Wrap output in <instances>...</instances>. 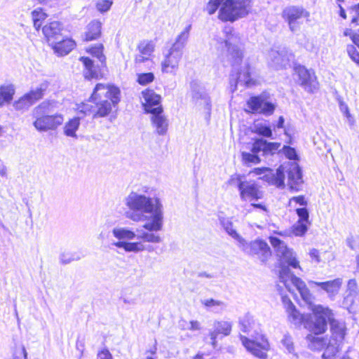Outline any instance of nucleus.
<instances>
[{
    "label": "nucleus",
    "instance_id": "6",
    "mask_svg": "<svg viewBox=\"0 0 359 359\" xmlns=\"http://www.w3.org/2000/svg\"><path fill=\"white\" fill-rule=\"evenodd\" d=\"M330 331L331 338L328 340L327 346L322 355L323 359H355L359 358V353L355 349L349 347L347 351L340 356V343L344 339L346 334V327L343 323L334 320L331 318Z\"/></svg>",
    "mask_w": 359,
    "mask_h": 359
},
{
    "label": "nucleus",
    "instance_id": "34",
    "mask_svg": "<svg viewBox=\"0 0 359 359\" xmlns=\"http://www.w3.org/2000/svg\"><path fill=\"white\" fill-rule=\"evenodd\" d=\"M239 325L241 330L245 333H250L254 330L255 332H257V330H255L256 322L254 320L253 316L249 313L245 314L240 319Z\"/></svg>",
    "mask_w": 359,
    "mask_h": 359
},
{
    "label": "nucleus",
    "instance_id": "16",
    "mask_svg": "<svg viewBox=\"0 0 359 359\" xmlns=\"http://www.w3.org/2000/svg\"><path fill=\"white\" fill-rule=\"evenodd\" d=\"M309 16V13L302 7L289 6L283 11V17L287 22L290 29L293 32L299 29L304 19Z\"/></svg>",
    "mask_w": 359,
    "mask_h": 359
},
{
    "label": "nucleus",
    "instance_id": "7",
    "mask_svg": "<svg viewBox=\"0 0 359 359\" xmlns=\"http://www.w3.org/2000/svg\"><path fill=\"white\" fill-rule=\"evenodd\" d=\"M224 38L216 39L215 47L219 52L218 54L222 57V60L226 58L227 61L232 66L240 64L243 57V53L238 43L240 41V37L236 34L231 27H225L223 29Z\"/></svg>",
    "mask_w": 359,
    "mask_h": 359
},
{
    "label": "nucleus",
    "instance_id": "10",
    "mask_svg": "<svg viewBox=\"0 0 359 359\" xmlns=\"http://www.w3.org/2000/svg\"><path fill=\"white\" fill-rule=\"evenodd\" d=\"M285 175L287 176V184L292 190L299 191L303 183L302 175L299 165L296 162L281 165L273 175V183L277 187L284 186Z\"/></svg>",
    "mask_w": 359,
    "mask_h": 359
},
{
    "label": "nucleus",
    "instance_id": "13",
    "mask_svg": "<svg viewBox=\"0 0 359 359\" xmlns=\"http://www.w3.org/2000/svg\"><path fill=\"white\" fill-rule=\"evenodd\" d=\"M237 245L243 252L256 257L262 262H266L271 255L268 244L260 239L248 242L243 238Z\"/></svg>",
    "mask_w": 359,
    "mask_h": 359
},
{
    "label": "nucleus",
    "instance_id": "26",
    "mask_svg": "<svg viewBox=\"0 0 359 359\" xmlns=\"http://www.w3.org/2000/svg\"><path fill=\"white\" fill-rule=\"evenodd\" d=\"M55 53L58 55H65L68 54L75 46V43L70 39L62 37V40H58L52 46Z\"/></svg>",
    "mask_w": 359,
    "mask_h": 359
},
{
    "label": "nucleus",
    "instance_id": "49",
    "mask_svg": "<svg viewBox=\"0 0 359 359\" xmlns=\"http://www.w3.org/2000/svg\"><path fill=\"white\" fill-rule=\"evenodd\" d=\"M79 259H80L79 257H76L75 255L69 252H63L60 255V261L63 264H67Z\"/></svg>",
    "mask_w": 359,
    "mask_h": 359
},
{
    "label": "nucleus",
    "instance_id": "63",
    "mask_svg": "<svg viewBox=\"0 0 359 359\" xmlns=\"http://www.w3.org/2000/svg\"><path fill=\"white\" fill-rule=\"evenodd\" d=\"M339 8H340V12H339V15L341 18H343L344 19H346V12H345V10L343 8V7L339 5Z\"/></svg>",
    "mask_w": 359,
    "mask_h": 359
},
{
    "label": "nucleus",
    "instance_id": "17",
    "mask_svg": "<svg viewBox=\"0 0 359 359\" xmlns=\"http://www.w3.org/2000/svg\"><path fill=\"white\" fill-rule=\"evenodd\" d=\"M256 84V79L255 72L250 66L245 63L242 67L240 72H238L236 76L231 75L230 79V88L231 91L234 92L237 89V86L241 85L245 87H251Z\"/></svg>",
    "mask_w": 359,
    "mask_h": 359
},
{
    "label": "nucleus",
    "instance_id": "23",
    "mask_svg": "<svg viewBox=\"0 0 359 359\" xmlns=\"http://www.w3.org/2000/svg\"><path fill=\"white\" fill-rule=\"evenodd\" d=\"M157 110L151 113V125L158 135H165L168 128V120L163 114V107H158Z\"/></svg>",
    "mask_w": 359,
    "mask_h": 359
},
{
    "label": "nucleus",
    "instance_id": "18",
    "mask_svg": "<svg viewBox=\"0 0 359 359\" xmlns=\"http://www.w3.org/2000/svg\"><path fill=\"white\" fill-rule=\"evenodd\" d=\"M243 345L247 351L259 359H267V352L269 349V344L266 338L261 337L260 340H252L245 337L241 336Z\"/></svg>",
    "mask_w": 359,
    "mask_h": 359
},
{
    "label": "nucleus",
    "instance_id": "51",
    "mask_svg": "<svg viewBox=\"0 0 359 359\" xmlns=\"http://www.w3.org/2000/svg\"><path fill=\"white\" fill-rule=\"evenodd\" d=\"M346 50L351 58L359 65V53L356 51L355 46L348 45L347 46Z\"/></svg>",
    "mask_w": 359,
    "mask_h": 359
},
{
    "label": "nucleus",
    "instance_id": "30",
    "mask_svg": "<svg viewBox=\"0 0 359 359\" xmlns=\"http://www.w3.org/2000/svg\"><path fill=\"white\" fill-rule=\"evenodd\" d=\"M287 312L288 314V319L290 323L295 326H299L302 324L304 325V321L306 320L307 316L301 314L294 307L292 302L288 299L287 304Z\"/></svg>",
    "mask_w": 359,
    "mask_h": 359
},
{
    "label": "nucleus",
    "instance_id": "3",
    "mask_svg": "<svg viewBox=\"0 0 359 359\" xmlns=\"http://www.w3.org/2000/svg\"><path fill=\"white\" fill-rule=\"evenodd\" d=\"M95 106L83 104L80 111L85 114H92L93 118L109 116L114 109L116 111L121 101V90L114 86L97 83L90 97Z\"/></svg>",
    "mask_w": 359,
    "mask_h": 359
},
{
    "label": "nucleus",
    "instance_id": "42",
    "mask_svg": "<svg viewBox=\"0 0 359 359\" xmlns=\"http://www.w3.org/2000/svg\"><path fill=\"white\" fill-rule=\"evenodd\" d=\"M306 222H298L292 227V232L296 236H303L308 230Z\"/></svg>",
    "mask_w": 359,
    "mask_h": 359
},
{
    "label": "nucleus",
    "instance_id": "32",
    "mask_svg": "<svg viewBox=\"0 0 359 359\" xmlns=\"http://www.w3.org/2000/svg\"><path fill=\"white\" fill-rule=\"evenodd\" d=\"M102 24L98 20H93L90 22L86 32V40L92 41L97 39L101 34Z\"/></svg>",
    "mask_w": 359,
    "mask_h": 359
},
{
    "label": "nucleus",
    "instance_id": "35",
    "mask_svg": "<svg viewBox=\"0 0 359 359\" xmlns=\"http://www.w3.org/2000/svg\"><path fill=\"white\" fill-rule=\"evenodd\" d=\"M269 57L273 65L277 67H285L289 62L287 56L283 55V53L271 50L269 53Z\"/></svg>",
    "mask_w": 359,
    "mask_h": 359
},
{
    "label": "nucleus",
    "instance_id": "33",
    "mask_svg": "<svg viewBox=\"0 0 359 359\" xmlns=\"http://www.w3.org/2000/svg\"><path fill=\"white\" fill-rule=\"evenodd\" d=\"M80 126V118L74 117L67 122L63 128L64 134L70 137L76 139V131Z\"/></svg>",
    "mask_w": 359,
    "mask_h": 359
},
{
    "label": "nucleus",
    "instance_id": "44",
    "mask_svg": "<svg viewBox=\"0 0 359 359\" xmlns=\"http://www.w3.org/2000/svg\"><path fill=\"white\" fill-rule=\"evenodd\" d=\"M255 132L260 135L266 137L272 136V130L271 128L266 125L257 124L255 126Z\"/></svg>",
    "mask_w": 359,
    "mask_h": 359
},
{
    "label": "nucleus",
    "instance_id": "25",
    "mask_svg": "<svg viewBox=\"0 0 359 359\" xmlns=\"http://www.w3.org/2000/svg\"><path fill=\"white\" fill-rule=\"evenodd\" d=\"M359 302V289L355 279H351L347 284L346 294L344 299V304L347 308H351Z\"/></svg>",
    "mask_w": 359,
    "mask_h": 359
},
{
    "label": "nucleus",
    "instance_id": "47",
    "mask_svg": "<svg viewBox=\"0 0 359 359\" xmlns=\"http://www.w3.org/2000/svg\"><path fill=\"white\" fill-rule=\"evenodd\" d=\"M223 0H209L206 5L205 10L209 15H212L219 7L221 2Z\"/></svg>",
    "mask_w": 359,
    "mask_h": 359
},
{
    "label": "nucleus",
    "instance_id": "43",
    "mask_svg": "<svg viewBox=\"0 0 359 359\" xmlns=\"http://www.w3.org/2000/svg\"><path fill=\"white\" fill-rule=\"evenodd\" d=\"M154 80V75L151 72L137 74V81L142 86L147 85Z\"/></svg>",
    "mask_w": 359,
    "mask_h": 359
},
{
    "label": "nucleus",
    "instance_id": "27",
    "mask_svg": "<svg viewBox=\"0 0 359 359\" xmlns=\"http://www.w3.org/2000/svg\"><path fill=\"white\" fill-rule=\"evenodd\" d=\"M15 93V88L12 83L0 86V107L10 104Z\"/></svg>",
    "mask_w": 359,
    "mask_h": 359
},
{
    "label": "nucleus",
    "instance_id": "28",
    "mask_svg": "<svg viewBox=\"0 0 359 359\" xmlns=\"http://www.w3.org/2000/svg\"><path fill=\"white\" fill-rule=\"evenodd\" d=\"M308 348L311 351H320L327 346L328 339L318 337L314 334H309L306 337Z\"/></svg>",
    "mask_w": 359,
    "mask_h": 359
},
{
    "label": "nucleus",
    "instance_id": "12",
    "mask_svg": "<svg viewBox=\"0 0 359 359\" xmlns=\"http://www.w3.org/2000/svg\"><path fill=\"white\" fill-rule=\"evenodd\" d=\"M191 100L194 107L203 111L205 118L208 121L212 111V100L205 85L197 80H193L190 83Z\"/></svg>",
    "mask_w": 359,
    "mask_h": 359
},
{
    "label": "nucleus",
    "instance_id": "38",
    "mask_svg": "<svg viewBox=\"0 0 359 359\" xmlns=\"http://www.w3.org/2000/svg\"><path fill=\"white\" fill-rule=\"evenodd\" d=\"M47 17V15L43 12L42 9L36 8L32 11V18L34 23V27L36 29L39 30L41 27L42 21Z\"/></svg>",
    "mask_w": 359,
    "mask_h": 359
},
{
    "label": "nucleus",
    "instance_id": "41",
    "mask_svg": "<svg viewBox=\"0 0 359 359\" xmlns=\"http://www.w3.org/2000/svg\"><path fill=\"white\" fill-rule=\"evenodd\" d=\"M93 57H95L101 62L102 65L105 63V56L103 55V46L98 44L89 49L88 51Z\"/></svg>",
    "mask_w": 359,
    "mask_h": 359
},
{
    "label": "nucleus",
    "instance_id": "48",
    "mask_svg": "<svg viewBox=\"0 0 359 359\" xmlns=\"http://www.w3.org/2000/svg\"><path fill=\"white\" fill-rule=\"evenodd\" d=\"M185 325H181L183 330H188L191 331H199L201 330V324L198 320H191L189 323L184 321Z\"/></svg>",
    "mask_w": 359,
    "mask_h": 359
},
{
    "label": "nucleus",
    "instance_id": "45",
    "mask_svg": "<svg viewBox=\"0 0 359 359\" xmlns=\"http://www.w3.org/2000/svg\"><path fill=\"white\" fill-rule=\"evenodd\" d=\"M281 152L285 156L286 158L290 160L298 159V155L294 148L290 147V146H283L281 149Z\"/></svg>",
    "mask_w": 359,
    "mask_h": 359
},
{
    "label": "nucleus",
    "instance_id": "2",
    "mask_svg": "<svg viewBox=\"0 0 359 359\" xmlns=\"http://www.w3.org/2000/svg\"><path fill=\"white\" fill-rule=\"evenodd\" d=\"M269 241L279 258L280 270L277 289L282 295L283 302L286 301L285 291L294 294L297 290L303 300L312 308L313 305L311 304V293L305 283L290 271V268L302 269L296 253L276 236H271Z\"/></svg>",
    "mask_w": 359,
    "mask_h": 359
},
{
    "label": "nucleus",
    "instance_id": "50",
    "mask_svg": "<svg viewBox=\"0 0 359 359\" xmlns=\"http://www.w3.org/2000/svg\"><path fill=\"white\" fill-rule=\"evenodd\" d=\"M296 213L299 217L298 222L309 223V211L306 208H300L296 209Z\"/></svg>",
    "mask_w": 359,
    "mask_h": 359
},
{
    "label": "nucleus",
    "instance_id": "1",
    "mask_svg": "<svg viewBox=\"0 0 359 359\" xmlns=\"http://www.w3.org/2000/svg\"><path fill=\"white\" fill-rule=\"evenodd\" d=\"M125 206V217L134 222H143L142 229L136 233L127 227H115L113 236L118 239L112 241L111 246L123 249L125 252L140 253L152 252L151 245L144 243H159L161 236L156 233L163 229L164 212L161 198L156 194H149L132 191L123 200Z\"/></svg>",
    "mask_w": 359,
    "mask_h": 359
},
{
    "label": "nucleus",
    "instance_id": "8",
    "mask_svg": "<svg viewBox=\"0 0 359 359\" xmlns=\"http://www.w3.org/2000/svg\"><path fill=\"white\" fill-rule=\"evenodd\" d=\"M226 184L237 188L242 201H257L263 197V192L253 180H248L243 175L235 173L230 176Z\"/></svg>",
    "mask_w": 359,
    "mask_h": 359
},
{
    "label": "nucleus",
    "instance_id": "64",
    "mask_svg": "<svg viewBox=\"0 0 359 359\" xmlns=\"http://www.w3.org/2000/svg\"><path fill=\"white\" fill-rule=\"evenodd\" d=\"M198 276H199V277H205V278H212V277H213V276H212V275L209 274V273H206V272H202V273H200L198 274Z\"/></svg>",
    "mask_w": 359,
    "mask_h": 359
},
{
    "label": "nucleus",
    "instance_id": "60",
    "mask_svg": "<svg viewBox=\"0 0 359 359\" xmlns=\"http://www.w3.org/2000/svg\"><path fill=\"white\" fill-rule=\"evenodd\" d=\"M351 11L354 13V15H359V3L351 7Z\"/></svg>",
    "mask_w": 359,
    "mask_h": 359
},
{
    "label": "nucleus",
    "instance_id": "29",
    "mask_svg": "<svg viewBox=\"0 0 359 359\" xmlns=\"http://www.w3.org/2000/svg\"><path fill=\"white\" fill-rule=\"evenodd\" d=\"M219 221L226 233L232 238L236 240L237 241V244H238L243 239V237L240 236L234 228L231 219L229 217L219 216Z\"/></svg>",
    "mask_w": 359,
    "mask_h": 359
},
{
    "label": "nucleus",
    "instance_id": "56",
    "mask_svg": "<svg viewBox=\"0 0 359 359\" xmlns=\"http://www.w3.org/2000/svg\"><path fill=\"white\" fill-rule=\"evenodd\" d=\"M310 257L313 260H315L316 262L319 263L320 262V253L319 251L316 249H312L309 252Z\"/></svg>",
    "mask_w": 359,
    "mask_h": 359
},
{
    "label": "nucleus",
    "instance_id": "19",
    "mask_svg": "<svg viewBox=\"0 0 359 359\" xmlns=\"http://www.w3.org/2000/svg\"><path fill=\"white\" fill-rule=\"evenodd\" d=\"M297 82L309 93H314L318 87L316 77L304 66L299 65L294 68Z\"/></svg>",
    "mask_w": 359,
    "mask_h": 359
},
{
    "label": "nucleus",
    "instance_id": "36",
    "mask_svg": "<svg viewBox=\"0 0 359 359\" xmlns=\"http://www.w3.org/2000/svg\"><path fill=\"white\" fill-rule=\"evenodd\" d=\"M80 60L83 62V64L84 65L86 69V72L85 73L86 78L90 79L98 77V72L97 71L95 66L93 64V61L91 59L86 57H81L80 58Z\"/></svg>",
    "mask_w": 359,
    "mask_h": 359
},
{
    "label": "nucleus",
    "instance_id": "61",
    "mask_svg": "<svg viewBox=\"0 0 359 359\" xmlns=\"http://www.w3.org/2000/svg\"><path fill=\"white\" fill-rule=\"evenodd\" d=\"M251 205L255 207V208H260V209H262V210H263L264 211H266V207L264 205L261 204V203H251Z\"/></svg>",
    "mask_w": 359,
    "mask_h": 359
},
{
    "label": "nucleus",
    "instance_id": "58",
    "mask_svg": "<svg viewBox=\"0 0 359 359\" xmlns=\"http://www.w3.org/2000/svg\"><path fill=\"white\" fill-rule=\"evenodd\" d=\"M284 122H285L284 118L283 116H280L278 118L276 127L278 128H283L284 127Z\"/></svg>",
    "mask_w": 359,
    "mask_h": 359
},
{
    "label": "nucleus",
    "instance_id": "54",
    "mask_svg": "<svg viewBox=\"0 0 359 359\" xmlns=\"http://www.w3.org/2000/svg\"><path fill=\"white\" fill-rule=\"evenodd\" d=\"M13 359H27V353L25 347L16 351Z\"/></svg>",
    "mask_w": 359,
    "mask_h": 359
},
{
    "label": "nucleus",
    "instance_id": "53",
    "mask_svg": "<svg viewBox=\"0 0 359 359\" xmlns=\"http://www.w3.org/2000/svg\"><path fill=\"white\" fill-rule=\"evenodd\" d=\"M151 62V59L149 57H147L144 55H142L140 53H137L135 57V63L136 66L140 67L141 64L144 62Z\"/></svg>",
    "mask_w": 359,
    "mask_h": 359
},
{
    "label": "nucleus",
    "instance_id": "39",
    "mask_svg": "<svg viewBox=\"0 0 359 359\" xmlns=\"http://www.w3.org/2000/svg\"><path fill=\"white\" fill-rule=\"evenodd\" d=\"M202 304L206 307L214 308L215 312L222 311L226 307V303L214 299H205L202 301Z\"/></svg>",
    "mask_w": 359,
    "mask_h": 359
},
{
    "label": "nucleus",
    "instance_id": "4",
    "mask_svg": "<svg viewBox=\"0 0 359 359\" xmlns=\"http://www.w3.org/2000/svg\"><path fill=\"white\" fill-rule=\"evenodd\" d=\"M191 25H187L175 38L173 42L168 45L163 52L161 71L163 73L175 74L184 54L189 36Z\"/></svg>",
    "mask_w": 359,
    "mask_h": 359
},
{
    "label": "nucleus",
    "instance_id": "20",
    "mask_svg": "<svg viewBox=\"0 0 359 359\" xmlns=\"http://www.w3.org/2000/svg\"><path fill=\"white\" fill-rule=\"evenodd\" d=\"M231 323L227 321H215L213 323L212 329L209 331L208 336L210 339L212 346L215 348L217 346V339L219 335L222 337L228 336L231 331Z\"/></svg>",
    "mask_w": 359,
    "mask_h": 359
},
{
    "label": "nucleus",
    "instance_id": "5",
    "mask_svg": "<svg viewBox=\"0 0 359 359\" xmlns=\"http://www.w3.org/2000/svg\"><path fill=\"white\" fill-rule=\"evenodd\" d=\"M58 103L53 100H45L34 107L32 116L34 118L33 126L39 132L53 130L64 121L63 115L57 112Z\"/></svg>",
    "mask_w": 359,
    "mask_h": 359
},
{
    "label": "nucleus",
    "instance_id": "22",
    "mask_svg": "<svg viewBox=\"0 0 359 359\" xmlns=\"http://www.w3.org/2000/svg\"><path fill=\"white\" fill-rule=\"evenodd\" d=\"M142 95L144 100L142 104L147 113H153L158 111V107H162L161 104V97L154 90H144L142 92Z\"/></svg>",
    "mask_w": 359,
    "mask_h": 359
},
{
    "label": "nucleus",
    "instance_id": "37",
    "mask_svg": "<svg viewBox=\"0 0 359 359\" xmlns=\"http://www.w3.org/2000/svg\"><path fill=\"white\" fill-rule=\"evenodd\" d=\"M155 44L152 41L144 40L140 41L137 47L138 53L147 57H151L154 51Z\"/></svg>",
    "mask_w": 359,
    "mask_h": 359
},
{
    "label": "nucleus",
    "instance_id": "9",
    "mask_svg": "<svg viewBox=\"0 0 359 359\" xmlns=\"http://www.w3.org/2000/svg\"><path fill=\"white\" fill-rule=\"evenodd\" d=\"M218 18L224 22H234L246 16L252 8L251 0H223Z\"/></svg>",
    "mask_w": 359,
    "mask_h": 359
},
{
    "label": "nucleus",
    "instance_id": "52",
    "mask_svg": "<svg viewBox=\"0 0 359 359\" xmlns=\"http://www.w3.org/2000/svg\"><path fill=\"white\" fill-rule=\"evenodd\" d=\"M293 203L299 204V205L302 206H306L307 205V202L303 196H294L291 198L289 201V206L294 207Z\"/></svg>",
    "mask_w": 359,
    "mask_h": 359
},
{
    "label": "nucleus",
    "instance_id": "57",
    "mask_svg": "<svg viewBox=\"0 0 359 359\" xmlns=\"http://www.w3.org/2000/svg\"><path fill=\"white\" fill-rule=\"evenodd\" d=\"M268 171H269V169L267 168H255L252 172L255 175H259L265 174Z\"/></svg>",
    "mask_w": 359,
    "mask_h": 359
},
{
    "label": "nucleus",
    "instance_id": "15",
    "mask_svg": "<svg viewBox=\"0 0 359 359\" xmlns=\"http://www.w3.org/2000/svg\"><path fill=\"white\" fill-rule=\"evenodd\" d=\"M49 86L48 81L41 82L34 90L24 95L13 103L16 110L26 111L37 100L41 99Z\"/></svg>",
    "mask_w": 359,
    "mask_h": 359
},
{
    "label": "nucleus",
    "instance_id": "46",
    "mask_svg": "<svg viewBox=\"0 0 359 359\" xmlns=\"http://www.w3.org/2000/svg\"><path fill=\"white\" fill-rule=\"evenodd\" d=\"M112 4L111 0H98L96 3V8L100 13H105L110 9Z\"/></svg>",
    "mask_w": 359,
    "mask_h": 359
},
{
    "label": "nucleus",
    "instance_id": "14",
    "mask_svg": "<svg viewBox=\"0 0 359 359\" xmlns=\"http://www.w3.org/2000/svg\"><path fill=\"white\" fill-rule=\"evenodd\" d=\"M280 147V143L269 142L263 139H257L255 141L252 147V154L248 152H243L242 158L245 163L257 164L260 162L257 153L262 151L264 155L272 154L275 153Z\"/></svg>",
    "mask_w": 359,
    "mask_h": 359
},
{
    "label": "nucleus",
    "instance_id": "31",
    "mask_svg": "<svg viewBox=\"0 0 359 359\" xmlns=\"http://www.w3.org/2000/svg\"><path fill=\"white\" fill-rule=\"evenodd\" d=\"M310 283L320 286L330 295H335L338 293L341 286L342 280L341 278H337L333 280L326 282L311 281Z\"/></svg>",
    "mask_w": 359,
    "mask_h": 359
},
{
    "label": "nucleus",
    "instance_id": "40",
    "mask_svg": "<svg viewBox=\"0 0 359 359\" xmlns=\"http://www.w3.org/2000/svg\"><path fill=\"white\" fill-rule=\"evenodd\" d=\"M280 344L285 348L287 353L297 355L294 352V346L292 337L288 332L284 334L283 337L280 341Z\"/></svg>",
    "mask_w": 359,
    "mask_h": 359
},
{
    "label": "nucleus",
    "instance_id": "55",
    "mask_svg": "<svg viewBox=\"0 0 359 359\" xmlns=\"http://www.w3.org/2000/svg\"><path fill=\"white\" fill-rule=\"evenodd\" d=\"M97 359H113L109 351L104 348L97 353Z\"/></svg>",
    "mask_w": 359,
    "mask_h": 359
},
{
    "label": "nucleus",
    "instance_id": "11",
    "mask_svg": "<svg viewBox=\"0 0 359 359\" xmlns=\"http://www.w3.org/2000/svg\"><path fill=\"white\" fill-rule=\"evenodd\" d=\"M311 310L313 316L309 318L307 316L304 327L311 332V334H321L326 331L327 321L331 320L333 313L330 309L321 305H313Z\"/></svg>",
    "mask_w": 359,
    "mask_h": 359
},
{
    "label": "nucleus",
    "instance_id": "62",
    "mask_svg": "<svg viewBox=\"0 0 359 359\" xmlns=\"http://www.w3.org/2000/svg\"><path fill=\"white\" fill-rule=\"evenodd\" d=\"M351 39L353 42L359 47V35L353 34Z\"/></svg>",
    "mask_w": 359,
    "mask_h": 359
},
{
    "label": "nucleus",
    "instance_id": "24",
    "mask_svg": "<svg viewBox=\"0 0 359 359\" xmlns=\"http://www.w3.org/2000/svg\"><path fill=\"white\" fill-rule=\"evenodd\" d=\"M248 107L255 113L271 114L274 109V105L269 102L263 100L259 97H251L248 102Z\"/></svg>",
    "mask_w": 359,
    "mask_h": 359
},
{
    "label": "nucleus",
    "instance_id": "59",
    "mask_svg": "<svg viewBox=\"0 0 359 359\" xmlns=\"http://www.w3.org/2000/svg\"><path fill=\"white\" fill-rule=\"evenodd\" d=\"M7 173V169L5 165H0V175L6 177Z\"/></svg>",
    "mask_w": 359,
    "mask_h": 359
},
{
    "label": "nucleus",
    "instance_id": "21",
    "mask_svg": "<svg viewBox=\"0 0 359 359\" xmlns=\"http://www.w3.org/2000/svg\"><path fill=\"white\" fill-rule=\"evenodd\" d=\"M62 25L57 21L51 22L42 29L43 34L50 46L55 44L58 40H62Z\"/></svg>",
    "mask_w": 359,
    "mask_h": 359
}]
</instances>
